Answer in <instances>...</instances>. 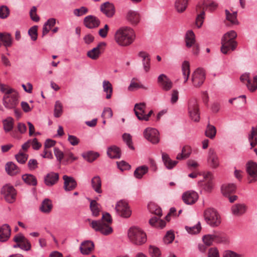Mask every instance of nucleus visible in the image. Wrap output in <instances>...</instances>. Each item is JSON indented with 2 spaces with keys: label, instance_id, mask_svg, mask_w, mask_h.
<instances>
[{
  "label": "nucleus",
  "instance_id": "f8f14e48",
  "mask_svg": "<svg viewBox=\"0 0 257 257\" xmlns=\"http://www.w3.org/2000/svg\"><path fill=\"white\" fill-rule=\"evenodd\" d=\"M105 45L106 43L105 42L99 43L96 47L87 52V56L94 60L98 59L102 53Z\"/></svg>",
  "mask_w": 257,
  "mask_h": 257
},
{
  "label": "nucleus",
  "instance_id": "1a4fd4ad",
  "mask_svg": "<svg viewBox=\"0 0 257 257\" xmlns=\"http://www.w3.org/2000/svg\"><path fill=\"white\" fill-rule=\"evenodd\" d=\"M115 209L117 214L122 217L128 218L131 215L132 211L125 201H118L116 204Z\"/></svg>",
  "mask_w": 257,
  "mask_h": 257
},
{
  "label": "nucleus",
  "instance_id": "20e7f679",
  "mask_svg": "<svg viewBox=\"0 0 257 257\" xmlns=\"http://www.w3.org/2000/svg\"><path fill=\"white\" fill-rule=\"evenodd\" d=\"M237 37L236 32L230 31L224 34L221 40V51L224 54H227L235 50L237 43L234 40Z\"/></svg>",
  "mask_w": 257,
  "mask_h": 257
},
{
  "label": "nucleus",
  "instance_id": "5701e85b",
  "mask_svg": "<svg viewBox=\"0 0 257 257\" xmlns=\"http://www.w3.org/2000/svg\"><path fill=\"white\" fill-rule=\"evenodd\" d=\"M58 173L52 172L48 173L45 177L44 182L46 185L52 186L58 182Z\"/></svg>",
  "mask_w": 257,
  "mask_h": 257
},
{
  "label": "nucleus",
  "instance_id": "cd10ccee",
  "mask_svg": "<svg viewBox=\"0 0 257 257\" xmlns=\"http://www.w3.org/2000/svg\"><path fill=\"white\" fill-rule=\"evenodd\" d=\"M248 140L251 146V149L257 145V125L252 126L248 135Z\"/></svg>",
  "mask_w": 257,
  "mask_h": 257
},
{
  "label": "nucleus",
  "instance_id": "052dcab7",
  "mask_svg": "<svg viewBox=\"0 0 257 257\" xmlns=\"http://www.w3.org/2000/svg\"><path fill=\"white\" fill-rule=\"evenodd\" d=\"M149 253L152 257H159L161 254L160 249L158 247L152 245L150 246Z\"/></svg>",
  "mask_w": 257,
  "mask_h": 257
},
{
  "label": "nucleus",
  "instance_id": "bf43d9fd",
  "mask_svg": "<svg viewBox=\"0 0 257 257\" xmlns=\"http://www.w3.org/2000/svg\"><path fill=\"white\" fill-rule=\"evenodd\" d=\"M135 78H133L132 80L131 84H130V86L128 87V90L129 91H134L135 89L139 88L146 89V88L143 85H142L137 82H136L135 81Z\"/></svg>",
  "mask_w": 257,
  "mask_h": 257
},
{
  "label": "nucleus",
  "instance_id": "ddd939ff",
  "mask_svg": "<svg viewBox=\"0 0 257 257\" xmlns=\"http://www.w3.org/2000/svg\"><path fill=\"white\" fill-rule=\"evenodd\" d=\"M157 81L160 86L165 91H169L173 87V82L165 74L160 75L158 77Z\"/></svg>",
  "mask_w": 257,
  "mask_h": 257
},
{
  "label": "nucleus",
  "instance_id": "13d9d810",
  "mask_svg": "<svg viewBox=\"0 0 257 257\" xmlns=\"http://www.w3.org/2000/svg\"><path fill=\"white\" fill-rule=\"evenodd\" d=\"M38 27L36 26H33L31 28L29 31V35L30 36L31 39L33 41H36L38 37Z\"/></svg>",
  "mask_w": 257,
  "mask_h": 257
},
{
  "label": "nucleus",
  "instance_id": "9b49d317",
  "mask_svg": "<svg viewBox=\"0 0 257 257\" xmlns=\"http://www.w3.org/2000/svg\"><path fill=\"white\" fill-rule=\"evenodd\" d=\"M144 135L147 140L153 144H157L159 142V133L155 128H147L144 132Z\"/></svg>",
  "mask_w": 257,
  "mask_h": 257
},
{
  "label": "nucleus",
  "instance_id": "a211bd4d",
  "mask_svg": "<svg viewBox=\"0 0 257 257\" xmlns=\"http://www.w3.org/2000/svg\"><path fill=\"white\" fill-rule=\"evenodd\" d=\"M84 24L89 29H93L99 26L100 25V21L96 17L90 15L84 18Z\"/></svg>",
  "mask_w": 257,
  "mask_h": 257
},
{
  "label": "nucleus",
  "instance_id": "8fccbe9b",
  "mask_svg": "<svg viewBox=\"0 0 257 257\" xmlns=\"http://www.w3.org/2000/svg\"><path fill=\"white\" fill-rule=\"evenodd\" d=\"M82 156L88 162H92L99 156V154L97 153L89 152L83 154Z\"/></svg>",
  "mask_w": 257,
  "mask_h": 257
},
{
  "label": "nucleus",
  "instance_id": "a19ab883",
  "mask_svg": "<svg viewBox=\"0 0 257 257\" xmlns=\"http://www.w3.org/2000/svg\"><path fill=\"white\" fill-rule=\"evenodd\" d=\"M148 167L145 165L138 167L134 172L135 177L138 179L142 178L148 172Z\"/></svg>",
  "mask_w": 257,
  "mask_h": 257
},
{
  "label": "nucleus",
  "instance_id": "2eb2a0df",
  "mask_svg": "<svg viewBox=\"0 0 257 257\" xmlns=\"http://www.w3.org/2000/svg\"><path fill=\"white\" fill-rule=\"evenodd\" d=\"M207 163L212 168L215 169L219 166V161L218 156L213 149H210L209 150Z\"/></svg>",
  "mask_w": 257,
  "mask_h": 257
},
{
  "label": "nucleus",
  "instance_id": "09e8293b",
  "mask_svg": "<svg viewBox=\"0 0 257 257\" xmlns=\"http://www.w3.org/2000/svg\"><path fill=\"white\" fill-rule=\"evenodd\" d=\"M216 134V130L214 126L208 124L207 125L206 131L205 135L207 137L211 139H213Z\"/></svg>",
  "mask_w": 257,
  "mask_h": 257
},
{
  "label": "nucleus",
  "instance_id": "ea45409f",
  "mask_svg": "<svg viewBox=\"0 0 257 257\" xmlns=\"http://www.w3.org/2000/svg\"><path fill=\"white\" fill-rule=\"evenodd\" d=\"M191 153V150L189 146H184L181 153L177 155L176 159L178 160H183L188 158Z\"/></svg>",
  "mask_w": 257,
  "mask_h": 257
},
{
  "label": "nucleus",
  "instance_id": "49530a36",
  "mask_svg": "<svg viewBox=\"0 0 257 257\" xmlns=\"http://www.w3.org/2000/svg\"><path fill=\"white\" fill-rule=\"evenodd\" d=\"M4 129L6 132L11 131L14 126V119L12 117H8L3 120Z\"/></svg>",
  "mask_w": 257,
  "mask_h": 257
},
{
  "label": "nucleus",
  "instance_id": "473e14b6",
  "mask_svg": "<svg viewBox=\"0 0 257 257\" xmlns=\"http://www.w3.org/2000/svg\"><path fill=\"white\" fill-rule=\"evenodd\" d=\"M2 43L6 47H11L12 44V38L9 33H0V47L2 46Z\"/></svg>",
  "mask_w": 257,
  "mask_h": 257
},
{
  "label": "nucleus",
  "instance_id": "c03bdc74",
  "mask_svg": "<svg viewBox=\"0 0 257 257\" xmlns=\"http://www.w3.org/2000/svg\"><path fill=\"white\" fill-rule=\"evenodd\" d=\"M90 208L93 216L96 217L99 215L100 212L99 204L95 200L90 201Z\"/></svg>",
  "mask_w": 257,
  "mask_h": 257
},
{
  "label": "nucleus",
  "instance_id": "72a5a7b5",
  "mask_svg": "<svg viewBox=\"0 0 257 257\" xmlns=\"http://www.w3.org/2000/svg\"><path fill=\"white\" fill-rule=\"evenodd\" d=\"M52 207L53 204L51 200L46 198L42 201L40 207V210L43 213H49L51 211Z\"/></svg>",
  "mask_w": 257,
  "mask_h": 257
},
{
  "label": "nucleus",
  "instance_id": "c85d7f7f",
  "mask_svg": "<svg viewBox=\"0 0 257 257\" xmlns=\"http://www.w3.org/2000/svg\"><path fill=\"white\" fill-rule=\"evenodd\" d=\"M246 210V206L244 204H235L231 207V212L234 215L240 216Z\"/></svg>",
  "mask_w": 257,
  "mask_h": 257
},
{
  "label": "nucleus",
  "instance_id": "680f3d73",
  "mask_svg": "<svg viewBox=\"0 0 257 257\" xmlns=\"http://www.w3.org/2000/svg\"><path fill=\"white\" fill-rule=\"evenodd\" d=\"M88 12V9L87 8L82 7L79 9H76L73 11V14L77 16L80 17L87 14Z\"/></svg>",
  "mask_w": 257,
  "mask_h": 257
},
{
  "label": "nucleus",
  "instance_id": "423d86ee",
  "mask_svg": "<svg viewBox=\"0 0 257 257\" xmlns=\"http://www.w3.org/2000/svg\"><path fill=\"white\" fill-rule=\"evenodd\" d=\"M204 218L206 222L212 227H216L221 223V218L217 211L213 208H208L204 211Z\"/></svg>",
  "mask_w": 257,
  "mask_h": 257
},
{
  "label": "nucleus",
  "instance_id": "338daca9",
  "mask_svg": "<svg viewBox=\"0 0 257 257\" xmlns=\"http://www.w3.org/2000/svg\"><path fill=\"white\" fill-rule=\"evenodd\" d=\"M38 162L36 159H30L28 163V167L31 170H34L38 168Z\"/></svg>",
  "mask_w": 257,
  "mask_h": 257
},
{
  "label": "nucleus",
  "instance_id": "e2e57ef3",
  "mask_svg": "<svg viewBox=\"0 0 257 257\" xmlns=\"http://www.w3.org/2000/svg\"><path fill=\"white\" fill-rule=\"evenodd\" d=\"M117 165L121 171L128 170L131 168V166L127 163L123 161L117 162Z\"/></svg>",
  "mask_w": 257,
  "mask_h": 257
},
{
  "label": "nucleus",
  "instance_id": "69168bd1",
  "mask_svg": "<svg viewBox=\"0 0 257 257\" xmlns=\"http://www.w3.org/2000/svg\"><path fill=\"white\" fill-rule=\"evenodd\" d=\"M203 241L207 246H210L214 241L211 234H207L203 236Z\"/></svg>",
  "mask_w": 257,
  "mask_h": 257
},
{
  "label": "nucleus",
  "instance_id": "4d7b16f0",
  "mask_svg": "<svg viewBox=\"0 0 257 257\" xmlns=\"http://www.w3.org/2000/svg\"><path fill=\"white\" fill-rule=\"evenodd\" d=\"M174 238L175 236L173 232L171 231H168L164 237L163 240L165 243L169 244L174 240Z\"/></svg>",
  "mask_w": 257,
  "mask_h": 257
},
{
  "label": "nucleus",
  "instance_id": "39448f33",
  "mask_svg": "<svg viewBox=\"0 0 257 257\" xmlns=\"http://www.w3.org/2000/svg\"><path fill=\"white\" fill-rule=\"evenodd\" d=\"M127 235L131 242L137 245H141L147 241L146 233L137 226L130 227L127 231Z\"/></svg>",
  "mask_w": 257,
  "mask_h": 257
},
{
  "label": "nucleus",
  "instance_id": "aec40b11",
  "mask_svg": "<svg viewBox=\"0 0 257 257\" xmlns=\"http://www.w3.org/2000/svg\"><path fill=\"white\" fill-rule=\"evenodd\" d=\"M126 19L132 25L136 26L140 22V16L137 12L130 10L126 14Z\"/></svg>",
  "mask_w": 257,
  "mask_h": 257
},
{
  "label": "nucleus",
  "instance_id": "7ed1b4c3",
  "mask_svg": "<svg viewBox=\"0 0 257 257\" xmlns=\"http://www.w3.org/2000/svg\"><path fill=\"white\" fill-rule=\"evenodd\" d=\"M111 222L112 219L110 214L105 213L103 214L101 220L92 221L90 225L95 231L107 235L112 232V228L109 226Z\"/></svg>",
  "mask_w": 257,
  "mask_h": 257
},
{
  "label": "nucleus",
  "instance_id": "c9c22d12",
  "mask_svg": "<svg viewBox=\"0 0 257 257\" xmlns=\"http://www.w3.org/2000/svg\"><path fill=\"white\" fill-rule=\"evenodd\" d=\"M91 185L94 190L97 193H102L101 181L98 176L93 177L91 179Z\"/></svg>",
  "mask_w": 257,
  "mask_h": 257
},
{
  "label": "nucleus",
  "instance_id": "c756f323",
  "mask_svg": "<svg viewBox=\"0 0 257 257\" xmlns=\"http://www.w3.org/2000/svg\"><path fill=\"white\" fill-rule=\"evenodd\" d=\"M107 154L110 158L118 159L121 156V151L117 146H112L107 148Z\"/></svg>",
  "mask_w": 257,
  "mask_h": 257
},
{
  "label": "nucleus",
  "instance_id": "58836bf2",
  "mask_svg": "<svg viewBox=\"0 0 257 257\" xmlns=\"http://www.w3.org/2000/svg\"><path fill=\"white\" fill-rule=\"evenodd\" d=\"M236 186L233 184H223L221 187L222 193L224 196H227L230 193L234 192L235 190Z\"/></svg>",
  "mask_w": 257,
  "mask_h": 257
},
{
  "label": "nucleus",
  "instance_id": "4be33fe9",
  "mask_svg": "<svg viewBox=\"0 0 257 257\" xmlns=\"http://www.w3.org/2000/svg\"><path fill=\"white\" fill-rule=\"evenodd\" d=\"M249 75L250 74L249 73H245L240 76V79L242 83H245V82H246V87L250 92H254L257 89V75L254 76L255 86L253 87L252 86V85H250L249 81Z\"/></svg>",
  "mask_w": 257,
  "mask_h": 257
},
{
  "label": "nucleus",
  "instance_id": "2f4dec72",
  "mask_svg": "<svg viewBox=\"0 0 257 257\" xmlns=\"http://www.w3.org/2000/svg\"><path fill=\"white\" fill-rule=\"evenodd\" d=\"M162 158L164 165L168 169H172L178 163V161L172 160L168 155L165 153L162 152Z\"/></svg>",
  "mask_w": 257,
  "mask_h": 257
},
{
  "label": "nucleus",
  "instance_id": "0e129e2a",
  "mask_svg": "<svg viewBox=\"0 0 257 257\" xmlns=\"http://www.w3.org/2000/svg\"><path fill=\"white\" fill-rule=\"evenodd\" d=\"M108 30L109 26L106 24L103 28L99 29L98 34L101 37L104 38L106 37Z\"/></svg>",
  "mask_w": 257,
  "mask_h": 257
},
{
  "label": "nucleus",
  "instance_id": "4c0bfd02",
  "mask_svg": "<svg viewBox=\"0 0 257 257\" xmlns=\"http://www.w3.org/2000/svg\"><path fill=\"white\" fill-rule=\"evenodd\" d=\"M150 224L154 227L159 228H163L166 226V222L165 221L160 219L158 217L154 216L149 220Z\"/></svg>",
  "mask_w": 257,
  "mask_h": 257
},
{
  "label": "nucleus",
  "instance_id": "de8ad7c7",
  "mask_svg": "<svg viewBox=\"0 0 257 257\" xmlns=\"http://www.w3.org/2000/svg\"><path fill=\"white\" fill-rule=\"evenodd\" d=\"M185 229L190 234H195L198 233L201 229L200 222H198L196 225L191 227L186 226Z\"/></svg>",
  "mask_w": 257,
  "mask_h": 257
},
{
  "label": "nucleus",
  "instance_id": "7c9ffc66",
  "mask_svg": "<svg viewBox=\"0 0 257 257\" xmlns=\"http://www.w3.org/2000/svg\"><path fill=\"white\" fill-rule=\"evenodd\" d=\"M102 88L103 92L106 94V99H110L111 98L113 92L112 85L111 83L108 80L103 81Z\"/></svg>",
  "mask_w": 257,
  "mask_h": 257
},
{
  "label": "nucleus",
  "instance_id": "bb28decb",
  "mask_svg": "<svg viewBox=\"0 0 257 257\" xmlns=\"http://www.w3.org/2000/svg\"><path fill=\"white\" fill-rule=\"evenodd\" d=\"M185 41L186 46L187 48H191L197 43L195 34L192 30H189L187 32L185 37Z\"/></svg>",
  "mask_w": 257,
  "mask_h": 257
},
{
  "label": "nucleus",
  "instance_id": "5fc2aeb1",
  "mask_svg": "<svg viewBox=\"0 0 257 257\" xmlns=\"http://www.w3.org/2000/svg\"><path fill=\"white\" fill-rule=\"evenodd\" d=\"M17 161L20 164H25L28 159V155L20 152L18 154L15 155Z\"/></svg>",
  "mask_w": 257,
  "mask_h": 257
},
{
  "label": "nucleus",
  "instance_id": "603ef678",
  "mask_svg": "<svg viewBox=\"0 0 257 257\" xmlns=\"http://www.w3.org/2000/svg\"><path fill=\"white\" fill-rule=\"evenodd\" d=\"M225 14L226 19L232 24L236 25L238 24V21L236 19L237 13L236 12L231 14L228 10H225Z\"/></svg>",
  "mask_w": 257,
  "mask_h": 257
},
{
  "label": "nucleus",
  "instance_id": "dca6fc26",
  "mask_svg": "<svg viewBox=\"0 0 257 257\" xmlns=\"http://www.w3.org/2000/svg\"><path fill=\"white\" fill-rule=\"evenodd\" d=\"M182 199L185 203L191 205L197 201L198 195L195 191H189L183 194Z\"/></svg>",
  "mask_w": 257,
  "mask_h": 257
},
{
  "label": "nucleus",
  "instance_id": "79ce46f5",
  "mask_svg": "<svg viewBox=\"0 0 257 257\" xmlns=\"http://www.w3.org/2000/svg\"><path fill=\"white\" fill-rule=\"evenodd\" d=\"M23 180L27 184L36 186L37 184L36 178L31 174H25L22 176Z\"/></svg>",
  "mask_w": 257,
  "mask_h": 257
},
{
  "label": "nucleus",
  "instance_id": "9d476101",
  "mask_svg": "<svg viewBox=\"0 0 257 257\" xmlns=\"http://www.w3.org/2000/svg\"><path fill=\"white\" fill-rule=\"evenodd\" d=\"M191 79L193 86L199 87L202 85L205 79L204 70L202 68H197L192 74Z\"/></svg>",
  "mask_w": 257,
  "mask_h": 257
},
{
  "label": "nucleus",
  "instance_id": "f03ea898",
  "mask_svg": "<svg viewBox=\"0 0 257 257\" xmlns=\"http://www.w3.org/2000/svg\"><path fill=\"white\" fill-rule=\"evenodd\" d=\"M0 90L4 93L3 103L8 109H15L18 103V93L9 86L0 83Z\"/></svg>",
  "mask_w": 257,
  "mask_h": 257
},
{
  "label": "nucleus",
  "instance_id": "6ab92c4d",
  "mask_svg": "<svg viewBox=\"0 0 257 257\" xmlns=\"http://www.w3.org/2000/svg\"><path fill=\"white\" fill-rule=\"evenodd\" d=\"M138 56L142 59L143 68L146 72H148L150 69L151 58L150 55L145 51H141Z\"/></svg>",
  "mask_w": 257,
  "mask_h": 257
},
{
  "label": "nucleus",
  "instance_id": "393cba45",
  "mask_svg": "<svg viewBox=\"0 0 257 257\" xmlns=\"http://www.w3.org/2000/svg\"><path fill=\"white\" fill-rule=\"evenodd\" d=\"M196 11L198 13L196 19V25L200 28L204 22L205 17V12L204 8L202 6L198 5L196 8Z\"/></svg>",
  "mask_w": 257,
  "mask_h": 257
},
{
  "label": "nucleus",
  "instance_id": "4468645a",
  "mask_svg": "<svg viewBox=\"0 0 257 257\" xmlns=\"http://www.w3.org/2000/svg\"><path fill=\"white\" fill-rule=\"evenodd\" d=\"M246 172L250 177L249 179V183H251L256 181L255 178L257 177V164L252 161H249L246 164Z\"/></svg>",
  "mask_w": 257,
  "mask_h": 257
},
{
  "label": "nucleus",
  "instance_id": "a18cd8bd",
  "mask_svg": "<svg viewBox=\"0 0 257 257\" xmlns=\"http://www.w3.org/2000/svg\"><path fill=\"white\" fill-rule=\"evenodd\" d=\"M182 72L184 78V83L188 80L190 75V65L188 61H184L182 65Z\"/></svg>",
  "mask_w": 257,
  "mask_h": 257
},
{
  "label": "nucleus",
  "instance_id": "b1692460",
  "mask_svg": "<svg viewBox=\"0 0 257 257\" xmlns=\"http://www.w3.org/2000/svg\"><path fill=\"white\" fill-rule=\"evenodd\" d=\"M101 11L107 17H111L114 14V7L109 2L102 4L100 7Z\"/></svg>",
  "mask_w": 257,
  "mask_h": 257
},
{
  "label": "nucleus",
  "instance_id": "0eeeda50",
  "mask_svg": "<svg viewBox=\"0 0 257 257\" xmlns=\"http://www.w3.org/2000/svg\"><path fill=\"white\" fill-rule=\"evenodd\" d=\"M1 194L7 202L11 203L15 201L17 193L13 186L6 184L2 187Z\"/></svg>",
  "mask_w": 257,
  "mask_h": 257
},
{
  "label": "nucleus",
  "instance_id": "3c124183",
  "mask_svg": "<svg viewBox=\"0 0 257 257\" xmlns=\"http://www.w3.org/2000/svg\"><path fill=\"white\" fill-rule=\"evenodd\" d=\"M214 241L222 242L226 239L225 235L222 232H215L211 234Z\"/></svg>",
  "mask_w": 257,
  "mask_h": 257
},
{
  "label": "nucleus",
  "instance_id": "412c9836",
  "mask_svg": "<svg viewBox=\"0 0 257 257\" xmlns=\"http://www.w3.org/2000/svg\"><path fill=\"white\" fill-rule=\"evenodd\" d=\"M11 229L8 224H4L0 227V241L5 242L8 240L11 235Z\"/></svg>",
  "mask_w": 257,
  "mask_h": 257
},
{
  "label": "nucleus",
  "instance_id": "f257e3e1",
  "mask_svg": "<svg viewBox=\"0 0 257 257\" xmlns=\"http://www.w3.org/2000/svg\"><path fill=\"white\" fill-rule=\"evenodd\" d=\"M114 39L118 45L121 47H128L135 42L136 34L132 27L124 26L116 30Z\"/></svg>",
  "mask_w": 257,
  "mask_h": 257
},
{
  "label": "nucleus",
  "instance_id": "6e6552de",
  "mask_svg": "<svg viewBox=\"0 0 257 257\" xmlns=\"http://www.w3.org/2000/svg\"><path fill=\"white\" fill-rule=\"evenodd\" d=\"M213 176L210 172L203 175V179L198 182L199 185L207 192H210L214 186L213 183Z\"/></svg>",
  "mask_w": 257,
  "mask_h": 257
},
{
  "label": "nucleus",
  "instance_id": "864d4df0",
  "mask_svg": "<svg viewBox=\"0 0 257 257\" xmlns=\"http://www.w3.org/2000/svg\"><path fill=\"white\" fill-rule=\"evenodd\" d=\"M122 139L123 141L128 146V147L131 150H134L135 148L133 145L132 138V136L129 134L125 133L122 135Z\"/></svg>",
  "mask_w": 257,
  "mask_h": 257
},
{
  "label": "nucleus",
  "instance_id": "a878e982",
  "mask_svg": "<svg viewBox=\"0 0 257 257\" xmlns=\"http://www.w3.org/2000/svg\"><path fill=\"white\" fill-rule=\"evenodd\" d=\"M5 170L10 176H15L20 173L19 168L12 162H9L6 164Z\"/></svg>",
  "mask_w": 257,
  "mask_h": 257
},
{
  "label": "nucleus",
  "instance_id": "f3484780",
  "mask_svg": "<svg viewBox=\"0 0 257 257\" xmlns=\"http://www.w3.org/2000/svg\"><path fill=\"white\" fill-rule=\"evenodd\" d=\"M63 179L64 180V188L65 191L73 190L77 187V182L72 177L64 175Z\"/></svg>",
  "mask_w": 257,
  "mask_h": 257
},
{
  "label": "nucleus",
  "instance_id": "37998d69",
  "mask_svg": "<svg viewBox=\"0 0 257 257\" xmlns=\"http://www.w3.org/2000/svg\"><path fill=\"white\" fill-rule=\"evenodd\" d=\"M188 112H198L199 107L197 100L195 98L190 99L188 103Z\"/></svg>",
  "mask_w": 257,
  "mask_h": 257
},
{
  "label": "nucleus",
  "instance_id": "6e6d98bb",
  "mask_svg": "<svg viewBox=\"0 0 257 257\" xmlns=\"http://www.w3.org/2000/svg\"><path fill=\"white\" fill-rule=\"evenodd\" d=\"M10 15V10L6 6H2L0 7V18L6 19Z\"/></svg>",
  "mask_w": 257,
  "mask_h": 257
},
{
  "label": "nucleus",
  "instance_id": "f704fd0d",
  "mask_svg": "<svg viewBox=\"0 0 257 257\" xmlns=\"http://www.w3.org/2000/svg\"><path fill=\"white\" fill-rule=\"evenodd\" d=\"M94 248V244L91 241H85L82 243L80 247L81 252L83 254H88Z\"/></svg>",
  "mask_w": 257,
  "mask_h": 257
},
{
  "label": "nucleus",
  "instance_id": "e433bc0d",
  "mask_svg": "<svg viewBox=\"0 0 257 257\" xmlns=\"http://www.w3.org/2000/svg\"><path fill=\"white\" fill-rule=\"evenodd\" d=\"M188 2V0H176L175 2V9L179 13L184 12L187 7Z\"/></svg>",
  "mask_w": 257,
  "mask_h": 257
},
{
  "label": "nucleus",
  "instance_id": "774afa93",
  "mask_svg": "<svg viewBox=\"0 0 257 257\" xmlns=\"http://www.w3.org/2000/svg\"><path fill=\"white\" fill-rule=\"evenodd\" d=\"M68 141L72 146H76L80 142L79 139L76 136L73 135H68Z\"/></svg>",
  "mask_w": 257,
  "mask_h": 257
}]
</instances>
